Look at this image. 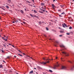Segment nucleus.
<instances>
[{
  "mask_svg": "<svg viewBox=\"0 0 74 74\" xmlns=\"http://www.w3.org/2000/svg\"><path fill=\"white\" fill-rule=\"evenodd\" d=\"M46 60H48V61L46 62H40V63L42 64H46L47 63H49V60H51V59H49V58H48L47 59V60L46 59Z\"/></svg>",
  "mask_w": 74,
  "mask_h": 74,
  "instance_id": "f257e3e1",
  "label": "nucleus"
},
{
  "mask_svg": "<svg viewBox=\"0 0 74 74\" xmlns=\"http://www.w3.org/2000/svg\"><path fill=\"white\" fill-rule=\"evenodd\" d=\"M62 54H64L66 56H69V53H67L65 51L62 52Z\"/></svg>",
  "mask_w": 74,
  "mask_h": 74,
  "instance_id": "f03ea898",
  "label": "nucleus"
},
{
  "mask_svg": "<svg viewBox=\"0 0 74 74\" xmlns=\"http://www.w3.org/2000/svg\"><path fill=\"white\" fill-rule=\"evenodd\" d=\"M67 69V67L65 66H62L61 68V69L66 70Z\"/></svg>",
  "mask_w": 74,
  "mask_h": 74,
  "instance_id": "7ed1b4c3",
  "label": "nucleus"
},
{
  "mask_svg": "<svg viewBox=\"0 0 74 74\" xmlns=\"http://www.w3.org/2000/svg\"><path fill=\"white\" fill-rule=\"evenodd\" d=\"M62 26L63 27H67V25H66V24H65V23H64V24H62Z\"/></svg>",
  "mask_w": 74,
  "mask_h": 74,
  "instance_id": "20e7f679",
  "label": "nucleus"
},
{
  "mask_svg": "<svg viewBox=\"0 0 74 74\" xmlns=\"http://www.w3.org/2000/svg\"><path fill=\"white\" fill-rule=\"evenodd\" d=\"M37 68L39 70H41V69H42L41 68H40V67L39 66H37Z\"/></svg>",
  "mask_w": 74,
  "mask_h": 74,
  "instance_id": "39448f33",
  "label": "nucleus"
},
{
  "mask_svg": "<svg viewBox=\"0 0 74 74\" xmlns=\"http://www.w3.org/2000/svg\"><path fill=\"white\" fill-rule=\"evenodd\" d=\"M56 43H58V41H56L55 42V44L54 45V46H55V47H57Z\"/></svg>",
  "mask_w": 74,
  "mask_h": 74,
  "instance_id": "423d86ee",
  "label": "nucleus"
},
{
  "mask_svg": "<svg viewBox=\"0 0 74 74\" xmlns=\"http://www.w3.org/2000/svg\"><path fill=\"white\" fill-rule=\"evenodd\" d=\"M52 5L53 7V8H55V5H54L53 4H52Z\"/></svg>",
  "mask_w": 74,
  "mask_h": 74,
  "instance_id": "0eeeda50",
  "label": "nucleus"
},
{
  "mask_svg": "<svg viewBox=\"0 0 74 74\" xmlns=\"http://www.w3.org/2000/svg\"><path fill=\"white\" fill-rule=\"evenodd\" d=\"M60 47L64 48V47H65L63 45H60Z\"/></svg>",
  "mask_w": 74,
  "mask_h": 74,
  "instance_id": "6e6552de",
  "label": "nucleus"
},
{
  "mask_svg": "<svg viewBox=\"0 0 74 74\" xmlns=\"http://www.w3.org/2000/svg\"><path fill=\"white\" fill-rule=\"evenodd\" d=\"M59 66V64H58V65H56L55 67L53 68V69H56V67H58Z\"/></svg>",
  "mask_w": 74,
  "mask_h": 74,
  "instance_id": "1a4fd4ad",
  "label": "nucleus"
},
{
  "mask_svg": "<svg viewBox=\"0 0 74 74\" xmlns=\"http://www.w3.org/2000/svg\"><path fill=\"white\" fill-rule=\"evenodd\" d=\"M33 73V71H31L29 72V74H32V73Z\"/></svg>",
  "mask_w": 74,
  "mask_h": 74,
  "instance_id": "9d476101",
  "label": "nucleus"
},
{
  "mask_svg": "<svg viewBox=\"0 0 74 74\" xmlns=\"http://www.w3.org/2000/svg\"><path fill=\"white\" fill-rule=\"evenodd\" d=\"M20 12H21V14H23V10H21Z\"/></svg>",
  "mask_w": 74,
  "mask_h": 74,
  "instance_id": "9b49d317",
  "label": "nucleus"
},
{
  "mask_svg": "<svg viewBox=\"0 0 74 74\" xmlns=\"http://www.w3.org/2000/svg\"><path fill=\"white\" fill-rule=\"evenodd\" d=\"M41 5H45V3H41Z\"/></svg>",
  "mask_w": 74,
  "mask_h": 74,
  "instance_id": "f8f14e48",
  "label": "nucleus"
},
{
  "mask_svg": "<svg viewBox=\"0 0 74 74\" xmlns=\"http://www.w3.org/2000/svg\"><path fill=\"white\" fill-rule=\"evenodd\" d=\"M0 68H3V65L2 64L0 65Z\"/></svg>",
  "mask_w": 74,
  "mask_h": 74,
  "instance_id": "ddd939ff",
  "label": "nucleus"
},
{
  "mask_svg": "<svg viewBox=\"0 0 74 74\" xmlns=\"http://www.w3.org/2000/svg\"><path fill=\"white\" fill-rule=\"evenodd\" d=\"M60 33H63V32H64L63 31H60Z\"/></svg>",
  "mask_w": 74,
  "mask_h": 74,
  "instance_id": "4468645a",
  "label": "nucleus"
},
{
  "mask_svg": "<svg viewBox=\"0 0 74 74\" xmlns=\"http://www.w3.org/2000/svg\"><path fill=\"white\" fill-rule=\"evenodd\" d=\"M34 12H35V13H37V12L35 10H34Z\"/></svg>",
  "mask_w": 74,
  "mask_h": 74,
  "instance_id": "2eb2a0df",
  "label": "nucleus"
},
{
  "mask_svg": "<svg viewBox=\"0 0 74 74\" xmlns=\"http://www.w3.org/2000/svg\"><path fill=\"white\" fill-rule=\"evenodd\" d=\"M14 22H18V21L16 20V21H15V20H14Z\"/></svg>",
  "mask_w": 74,
  "mask_h": 74,
  "instance_id": "dca6fc26",
  "label": "nucleus"
},
{
  "mask_svg": "<svg viewBox=\"0 0 74 74\" xmlns=\"http://www.w3.org/2000/svg\"><path fill=\"white\" fill-rule=\"evenodd\" d=\"M61 14H65V13L64 12H63Z\"/></svg>",
  "mask_w": 74,
  "mask_h": 74,
  "instance_id": "f3484780",
  "label": "nucleus"
},
{
  "mask_svg": "<svg viewBox=\"0 0 74 74\" xmlns=\"http://www.w3.org/2000/svg\"><path fill=\"white\" fill-rule=\"evenodd\" d=\"M49 71H50V72H51V73H52L53 72L51 70H49Z\"/></svg>",
  "mask_w": 74,
  "mask_h": 74,
  "instance_id": "a211bd4d",
  "label": "nucleus"
},
{
  "mask_svg": "<svg viewBox=\"0 0 74 74\" xmlns=\"http://www.w3.org/2000/svg\"><path fill=\"white\" fill-rule=\"evenodd\" d=\"M18 55H19V56H21V57L23 56L22 55H21L19 54H18Z\"/></svg>",
  "mask_w": 74,
  "mask_h": 74,
  "instance_id": "6ab92c4d",
  "label": "nucleus"
},
{
  "mask_svg": "<svg viewBox=\"0 0 74 74\" xmlns=\"http://www.w3.org/2000/svg\"><path fill=\"white\" fill-rule=\"evenodd\" d=\"M29 15L31 16H32V17H33V16L32 14H29Z\"/></svg>",
  "mask_w": 74,
  "mask_h": 74,
  "instance_id": "aec40b11",
  "label": "nucleus"
},
{
  "mask_svg": "<svg viewBox=\"0 0 74 74\" xmlns=\"http://www.w3.org/2000/svg\"><path fill=\"white\" fill-rule=\"evenodd\" d=\"M41 11H43V12H45V10H44L41 9Z\"/></svg>",
  "mask_w": 74,
  "mask_h": 74,
  "instance_id": "412c9836",
  "label": "nucleus"
},
{
  "mask_svg": "<svg viewBox=\"0 0 74 74\" xmlns=\"http://www.w3.org/2000/svg\"><path fill=\"white\" fill-rule=\"evenodd\" d=\"M3 46H4V47H5H5H6V46H5V45L4 44H3Z\"/></svg>",
  "mask_w": 74,
  "mask_h": 74,
  "instance_id": "4be33fe9",
  "label": "nucleus"
},
{
  "mask_svg": "<svg viewBox=\"0 0 74 74\" xmlns=\"http://www.w3.org/2000/svg\"><path fill=\"white\" fill-rule=\"evenodd\" d=\"M69 29H72V27H69Z\"/></svg>",
  "mask_w": 74,
  "mask_h": 74,
  "instance_id": "5701e85b",
  "label": "nucleus"
},
{
  "mask_svg": "<svg viewBox=\"0 0 74 74\" xmlns=\"http://www.w3.org/2000/svg\"><path fill=\"white\" fill-rule=\"evenodd\" d=\"M58 11H59V12H62L61 11V10H58Z\"/></svg>",
  "mask_w": 74,
  "mask_h": 74,
  "instance_id": "b1692460",
  "label": "nucleus"
},
{
  "mask_svg": "<svg viewBox=\"0 0 74 74\" xmlns=\"http://www.w3.org/2000/svg\"><path fill=\"white\" fill-rule=\"evenodd\" d=\"M3 40H5L6 41H7V39H5V38H3Z\"/></svg>",
  "mask_w": 74,
  "mask_h": 74,
  "instance_id": "393cba45",
  "label": "nucleus"
},
{
  "mask_svg": "<svg viewBox=\"0 0 74 74\" xmlns=\"http://www.w3.org/2000/svg\"><path fill=\"white\" fill-rule=\"evenodd\" d=\"M6 8H9V7L7 5H6Z\"/></svg>",
  "mask_w": 74,
  "mask_h": 74,
  "instance_id": "a878e982",
  "label": "nucleus"
},
{
  "mask_svg": "<svg viewBox=\"0 0 74 74\" xmlns=\"http://www.w3.org/2000/svg\"><path fill=\"white\" fill-rule=\"evenodd\" d=\"M71 70H73V67L71 68Z\"/></svg>",
  "mask_w": 74,
  "mask_h": 74,
  "instance_id": "bb28decb",
  "label": "nucleus"
},
{
  "mask_svg": "<svg viewBox=\"0 0 74 74\" xmlns=\"http://www.w3.org/2000/svg\"><path fill=\"white\" fill-rule=\"evenodd\" d=\"M59 16H60V17H62V16H61V15H59Z\"/></svg>",
  "mask_w": 74,
  "mask_h": 74,
  "instance_id": "cd10ccee",
  "label": "nucleus"
},
{
  "mask_svg": "<svg viewBox=\"0 0 74 74\" xmlns=\"http://www.w3.org/2000/svg\"><path fill=\"white\" fill-rule=\"evenodd\" d=\"M40 13H41V14H43V12L42 11L40 12Z\"/></svg>",
  "mask_w": 74,
  "mask_h": 74,
  "instance_id": "c85d7f7f",
  "label": "nucleus"
},
{
  "mask_svg": "<svg viewBox=\"0 0 74 74\" xmlns=\"http://www.w3.org/2000/svg\"><path fill=\"white\" fill-rule=\"evenodd\" d=\"M66 34H67V35H69V34H70L69 33H67Z\"/></svg>",
  "mask_w": 74,
  "mask_h": 74,
  "instance_id": "c756f323",
  "label": "nucleus"
},
{
  "mask_svg": "<svg viewBox=\"0 0 74 74\" xmlns=\"http://www.w3.org/2000/svg\"><path fill=\"white\" fill-rule=\"evenodd\" d=\"M46 29L47 30H48V28H46Z\"/></svg>",
  "mask_w": 74,
  "mask_h": 74,
  "instance_id": "7c9ffc66",
  "label": "nucleus"
},
{
  "mask_svg": "<svg viewBox=\"0 0 74 74\" xmlns=\"http://www.w3.org/2000/svg\"><path fill=\"white\" fill-rule=\"evenodd\" d=\"M1 51L2 52H4V51H3V50H1Z\"/></svg>",
  "mask_w": 74,
  "mask_h": 74,
  "instance_id": "2f4dec72",
  "label": "nucleus"
},
{
  "mask_svg": "<svg viewBox=\"0 0 74 74\" xmlns=\"http://www.w3.org/2000/svg\"><path fill=\"white\" fill-rule=\"evenodd\" d=\"M12 23H15V22L14 21H12Z\"/></svg>",
  "mask_w": 74,
  "mask_h": 74,
  "instance_id": "473e14b6",
  "label": "nucleus"
},
{
  "mask_svg": "<svg viewBox=\"0 0 74 74\" xmlns=\"http://www.w3.org/2000/svg\"><path fill=\"white\" fill-rule=\"evenodd\" d=\"M68 62H69L70 63H71V62L70 61H69Z\"/></svg>",
  "mask_w": 74,
  "mask_h": 74,
  "instance_id": "72a5a7b5",
  "label": "nucleus"
},
{
  "mask_svg": "<svg viewBox=\"0 0 74 74\" xmlns=\"http://www.w3.org/2000/svg\"><path fill=\"white\" fill-rule=\"evenodd\" d=\"M18 51H19V52H21V53H22V52L21 51H20L18 50Z\"/></svg>",
  "mask_w": 74,
  "mask_h": 74,
  "instance_id": "f704fd0d",
  "label": "nucleus"
},
{
  "mask_svg": "<svg viewBox=\"0 0 74 74\" xmlns=\"http://www.w3.org/2000/svg\"><path fill=\"white\" fill-rule=\"evenodd\" d=\"M18 20L19 21H21V20H20V19H18Z\"/></svg>",
  "mask_w": 74,
  "mask_h": 74,
  "instance_id": "c9c22d12",
  "label": "nucleus"
},
{
  "mask_svg": "<svg viewBox=\"0 0 74 74\" xmlns=\"http://www.w3.org/2000/svg\"><path fill=\"white\" fill-rule=\"evenodd\" d=\"M43 59H44V60H45V58H43Z\"/></svg>",
  "mask_w": 74,
  "mask_h": 74,
  "instance_id": "e433bc0d",
  "label": "nucleus"
},
{
  "mask_svg": "<svg viewBox=\"0 0 74 74\" xmlns=\"http://www.w3.org/2000/svg\"><path fill=\"white\" fill-rule=\"evenodd\" d=\"M62 35H60V37H62Z\"/></svg>",
  "mask_w": 74,
  "mask_h": 74,
  "instance_id": "4c0bfd02",
  "label": "nucleus"
},
{
  "mask_svg": "<svg viewBox=\"0 0 74 74\" xmlns=\"http://www.w3.org/2000/svg\"><path fill=\"white\" fill-rule=\"evenodd\" d=\"M23 54L24 55H25V53H23Z\"/></svg>",
  "mask_w": 74,
  "mask_h": 74,
  "instance_id": "58836bf2",
  "label": "nucleus"
},
{
  "mask_svg": "<svg viewBox=\"0 0 74 74\" xmlns=\"http://www.w3.org/2000/svg\"><path fill=\"white\" fill-rule=\"evenodd\" d=\"M12 47H14V48H15V47H14V46H13V45H12Z\"/></svg>",
  "mask_w": 74,
  "mask_h": 74,
  "instance_id": "ea45409f",
  "label": "nucleus"
},
{
  "mask_svg": "<svg viewBox=\"0 0 74 74\" xmlns=\"http://www.w3.org/2000/svg\"><path fill=\"white\" fill-rule=\"evenodd\" d=\"M36 74H38V72H36Z\"/></svg>",
  "mask_w": 74,
  "mask_h": 74,
  "instance_id": "a19ab883",
  "label": "nucleus"
},
{
  "mask_svg": "<svg viewBox=\"0 0 74 74\" xmlns=\"http://www.w3.org/2000/svg\"><path fill=\"white\" fill-rule=\"evenodd\" d=\"M49 40H52V39H49Z\"/></svg>",
  "mask_w": 74,
  "mask_h": 74,
  "instance_id": "79ce46f5",
  "label": "nucleus"
},
{
  "mask_svg": "<svg viewBox=\"0 0 74 74\" xmlns=\"http://www.w3.org/2000/svg\"><path fill=\"white\" fill-rule=\"evenodd\" d=\"M3 62H4V63H5V62L4 61V60L3 61Z\"/></svg>",
  "mask_w": 74,
  "mask_h": 74,
  "instance_id": "37998d69",
  "label": "nucleus"
},
{
  "mask_svg": "<svg viewBox=\"0 0 74 74\" xmlns=\"http://www.w3.org/2000/svg\"><path fill=\"white\" fill-rule=\"evenodd\" d=\"M55 0H53V2H55Z\"/></svg>",
  "mask_w": 74,
  "mask_h": 74,
  "instance_id": "c03bdc74",
  "label": "nucleus"
},
{
  "mask_svg": "<svg viewBox=\"0 0 74 74\" xmlns=\"http://www.w3.org/2000/svg\"><path fill=\"white\" fill-rule=\"evenodd\" d=\"M44 36H45V37H47V36H46V35H44Z\"/></svg>",
  "mask_w": 74,
  "mask_h": 74,
  "instance_id": "a18cd8bd",
  "label": "nucleus"
},
{
  "mask_svg": "<svg viewBox=\"0 0 74 74\" xmlns=\"http://www.w3.org/2000/svg\"><path fill=\"white\" fill-rule=\"evenodd\" d=\"M9 45H11V44H9Z\"/></svg>",
  "mask_w": 74,
  "mask_h": 74,
  "instance_id": "49530a36",
  "label": "nucleus"
},
{
  "mask_svg": "<svg viewBox=\"0 0 74 74\" xmlns=\"http://www.w3.org/2000/svg\"><path fill=\"white\" fill-rule=\"evenodd\" d=\"M34 69H35V70H36V68H34Z\"/></svg>",
  "mask_w": 74,
  "mask_h": 74,
  "instance_id": "de8ad7c7",
  "label": "nucleus"
},
{
  "mask_svg": "<svg viewBox=\"0 0 74 74\" xmlns=\"http://www.w3.org/2000/svg\"><path fill=\"white\" fill-rule=\"evenodd\" d=\"M35 17H37V18L38 17V16H35Z\"/></svg>",
  "mask_w": 74,
  "mask_h": 74,
  "instance_id": "09e8293b",
  "label": "nucleus"
},
{
  "mask_svg": "<svg viewBox=\"0 0 74 74\" xmlns=\"http://www.w3.org/2000/svg\"><path fill=\"white\" fill-rule=\"evenodd\" d=\"M8 1H11V0H8Z\"/></svg>",
  "mask_w": 74,
  "mask_h": 74,
  "instance_id": "8fccbe9b",
  "label": "nucleus"
},
{
  "mask_svg": "<svg viewBox=\"0 0 74 74\" xmlns=\"http://www.w3.org/2000/svg\"><path fill=\"white\" fill-rule=\"evenodd\" d=\"M8 37H6V38H7V39H8Z\"/></svg>",
  "mask_w": 74,
  "mask_h": 74,
  "instance_id": "3c124183",
  "label": "nucleus"
},
{
  "mask_svg": "<svg viewBox=\"0 0 74 74\" xmlns=\"http://www.w3.org/2000/svg\"><path fill=\"white\" fill-rule=\"evenodd\" d=\"M59 29H61L60 28V27H59Z\"/></svg>",
  "mask_w": 74,
  "mask_h": 74,
  "instance_id": "603ef678",
  "label": "nucleus"
},
{
  "mask_svg": "<svg viewBox=\"0 0 74 74\" xmlns=\"http://www.w3.org/2000/svg\"><path fill=\"white\" fill-rule=\"evenodd\" d=\"M2 39L3 38V39H4V37H2Z\"/></svg>",
  "mask_w": 74,
  "mask_h": 74,
  "instance_id": "864d4df0",
  "label": "nucleus"
},
{
  "mask_svg": "<svg viewBox=\"0 0 74 74\" xmlns=\"http://www.w3.org/2000/svg\"><path fill=\"white\" fill-rule=\"evenodd\" d=\"M56 59H58V57H56Z\"/></svg>",
  "mask_w": 74,
  "mask_h": 74,
  "instance_id": "5fc2aeb1",
  "label": "nucleus"
},
{
  "mask_svg": "<svg viewBox=\"0 0 74 74\" xmlns=\"http://www.w3.org/2000/svg\"><path fill=\"white\" fill-rule=\"evenodd\" d=\"M14 57H15V58H16V56H14Z\"/></svg>",
  "mask_w": 74,
  "mask_h": 74,
  "instance_id": "6e6d98bb",
  "label": "nucleus"
},
{
  "mask_svg": "<svg viewBox=\"0 0 74 74\" xmlns=\"http://www.w3.org/2000/svg\"><path fill=\"white\" fill-rule=\"evenodd\" d=\"M31 59H33L32 58V57H31Z\"/></svg>",
  "mask_w": 74,
  "mask_h": 74,
  "instance_id": "4d7b16f0",
  "label": "nucleus"
},
{
  "mask_svg": "<svg viewBox=\"0 0 74 74\" xmlns=\"http://www.w3.org/2000/svg\"><path fill=\"white\" fill-rule=\"evenodd\" d=\"M3 70H4V71H6V70H5V69Z\"/></svg>",
  "mask_w": 74,
  "mask_h": 74,
  "instance_id": "13d9d810",
  "label": "nucleus"
},
{
  "mask_svg": "<svg viewBox=\"0 0 74 74\" xmlns=\"http://www.w3.org/2000/svg\"><path fill=\"white\" fill-rule=\"evenodd\" d=\"M46 12H48L47 11H46Z\"/></svg>",
  "mask_w": 74,
  "mask_h": 74,
  "instance_id": "bf43d9fd",
  "label": "nucleus"
},
{
  "mask_svg": "<svg viewBox=\"0 0 74 74\" xmlns=\"http://www.w3.org/2000/svg\"><path fill=\"white\" fill-rule=\"evenodd\" d=\"M25 11H26V9H25Z\"/></svg>",
  "mask_w": 74,
  "mask_h": 74,
  "instance_id": "052dcab7",
  "label": "nucleus"
},
{
  "mask_svg": "<svg viewBox=\"0 0 74 74\" xmlns=\"http://www.w3.org/2000/svg\"><path fill=\"white\" fill-rule=\"evenodd\" d=\"M4 37H6V36H4Z\"/></svg>",
  "mask_w": 74,
  "mask_h": 74,
  "instance_id": "680f3d73",
  "label": "nucleus"
},
{
  "mask_svg": "<svg viewBox=\"0 0 74 74\" xmlns=\"http://www.w3.org/2000/svg\"><path fill=\"white\" fill-rule=\"evenodd\" d=\"M23 23H25V22H23Z\"/></svg>",
  "mask_w": 74,
  "mask_h": 74,
  "instance_id": "e2e57ef3",
  "label": "nucleus"
},
{
  "mask_svg": "<svg viewBox=\"0 0 74 74\" xmlns=\"http://www.w3.org/2000/svg\"><path fill=\"white\" fill-rule=\"evenodd\" d=\"M34 7H36L34 6Z\"/></svg>",
  "mask_w": 74,
  "mask_h": 74,
  "instance_id": "0e129e2a",
  "label": "nucleus"
},
{
  "mask_svg": "<svg viewBox=\"0 0 74 74\" xmlns=\"http://www.w3.org/2000/svg\"><path fill=\"white\" fill-rule=\"evenodd\" d=\"M45 9H46V8H45Z\"/></svg>",
  "mask_w": 74,
  "mask_h": 74,
  "instance_id": "69168bd1",
  "label": "nucleus"
},
{
  "mask_svg": "<svg viewBox=\"0 0 74 74\" xmlns=\"http://www.w3.org/2000/svg\"><path fill=\"white\" fill-rule=\"evenodd\" d=\"M73 1H74V0H73Z\"/></svg>",
  "mask_w": 74,
  "mask_h": 74,
  "instance_id": "338daca9",
  "label": "nucleus"
},
{
  "mask_svg": "<svg viewBox=\"0 0 74 74\" xmlns=\"http://www.w3.org/2000/svg\"><path fill=\"white\" fill-rule=\"evenodd\" d=\"M73 68H74V66H73Z\"/></svg>",
  "mask_w": 74,
  "mask_h": 74,
  "instance_id": "774afa93",
  "label": "nucleus"
}]
</instances>
